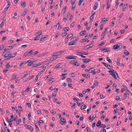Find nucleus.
Wrapping results in <instances>:
<instances>
[{"mask_svg": "<svg viewBox=\"0 0 132 132\" xmlns=\"http://www.w3.org/2000/svg\"><path fill=\"white\" fill-rule=\"evenodd\" d=\"M59 123L61 125H64L67 122L65 119L64 118H61L59 120Z\"/></svg>", "mask_w": 132, "mask_h": 132, "instance_id": "f257e3e1", "label": "nucleus"}, {"mask_svg": "<svg viewBox=\"0 0 132 132\" xmlns=\"http://www.w3.org/2000/svg\"><path fill=\"white\" fill-rule=\"evenodd\" d=\"M32 50H30L28 52L26 53L25 54H24L23 56V57H25L31 54H32Z\"/></svg>", "mask_w": 132, "mask_h": 132, "instance_id": "f03ea898", "label": "nucleus"}, {"mask_svg": "<svg viewBox=\"0 0 132 132\" xmlns=\"http://www.w3.org/2000/svg\"><path fill=\"white\" fill-rule=\"evenodd\" d=\"M77 57L76 56H68L66 57L65 58L67 59H76Z\"/></svg>", "mask_w": 132, "mask_h": 132, "instance_id": "7ed1b4c3", "label": "nucleus"}, {"mask_svg": "<svg viewBox=\"0 0 132 132\" xmlns=\"http://www.w3.org/2000/svg\"><path fill=\"white\" fill-rule=\"evenodd\" d=\"M32 60L33 61L32 62H31V63L32 65V67H33L35 65V64H36L37 63V61L36 60H35L33 59H32Z\"/></svg>", "mask_w": 132, "mask_h": 132, "instance_id": "20e7f679", "label": "nucleus"}, {"mask_svg": "<svg viewBox=\"0 0 132 132\" xmlns=\"http://www.w3.org/2000/svg\"><path fill=\"white\" fill-rule=\"evenodd\" d=\"M102 21L100 22V23H103L106 22L108 20V17H105L103 19H102Z\"/></svg>", "mask_w": 132, "mask_h": 132, "instance_id": "39448f33", "label": "nucleus"}, {"mask_svg": "<svg viewBox=\"0 0 132 132\" xmlns=\"http://www.w3.org/2000/svg\"><path fill=\"white\" fill-rule=\"evenodd\" d=\"M9 54H5L3 55V56H4L5 57V58H6L8 57H9L10 56H11V54L12 53L10 52H8Z\"/></svg>", "mask_w": 132, "mask_h": 132, "instance_id": "423d86ee", "label": "nucleus"}, {"mask_svg": "<svg viewBox=\"0 0 132 132\" xmlns=\"http://www.w3.org/2000/svg\"><path fill=\"white\" fill-rule=\"evenodd\" d=\"M77 53L79 54L86 55H88L89 54L88 53L85 52H78Z\"/></svg>", "mask_w": 132, "mask_h": 132, "instance_id": "0eeeda50", "label": "nucleus"}, {"mask_svg": "<svg viewBox=\"0 0 132 132\" xmlns=\"http://www.w3.org/2000/svg\"><path fill=\"white\" fill-rule=\"evenodd\" d=\"M17 54V53H14L13 55H11L9 57H8L5 60H9L11 58L15 57Z\"/></svg>", "mask_w": 132, "mask_h": 132, "instance_id": "6e6552de", "label": "nucleus"}, {"mask_svg": "<svg viewBox=\"0 0 132 132\" xmlns=\"http://www.w3.org/2000/svg\"><path fill=\"white\" fill-rule=\"evenodd\" d=\"M79 38L77 37H72L71 39V40L72 42H75L76 41H78V40Z\"/></svg>", "mask_w": 132, "mask_h": 132, "instance_id": "1a4fd4ad", "label": "nucleus"}, {"mask_svg": "<svg viewBox=\"0 0 132 132\" xmlns=\"http://www.w3.org/2000/svg\"><path fill=\"white\" fill-rule=\"evenodd\" d=\"M24 127L27 129H28L29 130H30V129L32 127L30 125H27V124L24 125Z\"/></svg>", "mask_w": 132, "mask_h": 132, "instance_id": "9d476101", "label": "nucleus"}, {"mask_svg": "<svg viewBox=\"0 0 132 132\" xmlns=\"http://www.w3.org/2000/svg\"><path fill=\"white\" fill-rule=\"evenodd\" d=\"M98 3L97 2H96L95 3L94 6L93 7V9L94 10H96L97 9V8L98 6Z\"/></svg>", "mask_w": 132, "mask_h": 132, "instance_id": "9b49d317", "label": "nucleus"}, {"mask_svg": "<svg viewBox=\"0 0 132 132\" xmlns=\"http://www.w3.org/2000/svg\"><path fill=\"white\" fill-rule=\"evenodd\" d=\"M90 59H83L82 60L83 62L84 63H86L89 62L90 61Z\"/></svg>", "mask_w": 132, "mask_h": 132, "instance_id": "f8f14e48", "label": "nucleus"}, {"mask_svg": "<svg viewBox=\"0 0 132 132\" xmlns=\"http://www.w3.org/2000/svg\"><path fill=\"white\" fill-rule=\"evenodd\" d=\"M63 52H64V51H60L57 52L55 53V56H57L60 55L61 54H62Z\"/></svg>", "mask_w": 132, "mask_h": 132, "instance_id": "ddd939ff", "label": "nucleus"}, {"mask_svg": "<svg viewBox=\"0 0 132 132\" xmlns=\"http://www.w3.org/2000/svg\"><path fill=\"white\" fill-rule=\"evenodd\" d=\"M48 35H46L42 37H41L40 38V41H43L45 38H46V37L48 36Z\"/></svg>", "mask_w": 132, "mask_h": 132, "instance_id": "4468645a", "label": "nucleus"}, {"mask_svg": "<svg viewBox=\"0 0 132 132\" xmlns=\"http://www.w3.org/2000/svg\"><path fill=\"white\" fill-rule=\"evenodd\" d=\"M101 122L100 120H99L96 123V126L99 128L101 127L100 126L101 125Z\"/></svg>", "mask_w": 132, "mask_h": 132, "instance_id": "2eb2a0df", "label": "nucleus"}, {"mask_svg": "<svg viewBox=\"0 0 132 132\" xmlns=\"http://www.w3.org/2000/svg\"><path fill=\"white\" fill-rule=\"evenodd\" d=\"M89 41V40L86 39H82L80 41V43H83L85 42H88Z\"/></svg>", "mask_w": 132, "mask_h": 132, "instance_id": "dca6fc26", "label": "nucleus"}, {"mask_svg": "<svg viewBox=\"0 0 132 132\" xmlns=\"http://www.w3.org/2000/svg\"><path fill=\"white\" fill-rule=\"evenodd\" d=\"M61 63H59L58 64L56 65L54 67V68L57 69L60 68H61L62 67L61 66Z\"/></svg>", "mask_w": 132, "mask_h": 132, "instance_id": "f3484780", "label": "nucleus"}, {"mask_svg": "<svg viewBox=\"0 0 132 132\" xmlns=\"http://www.w3.org/2000/svg\"><path fill=\"white\" fill-rule=\"evenodd\" d=\"M102 63L104 65L106 68H108V67H111V66L110 65L107 64L105 62H102Z\"/></svg>", "mask_w": 132, "mask_h": 132, "instance_id": "a211bd4d", "label": "nucleus"}, {"mask_svg": "<svg viewBox=\"0 0 132 132\" xmlns=\"http://www.w3.org/2000/svg\"><path fill=\"white\" fill-rule=\"evenodd\" d=\"M84 32H86V30L85 31H81L80 33H79V35L80 36H83V34H85V33Z\"/></svg>", "mask_w": 132, "mask_h": 132, "instance_id": "6ab92c4d", "label": "nucleus"}, {"mask_svg": "<svg viewBox=\"0 0 132 132\" xmlns=\"http://www.w3.org/2000/svg\"><path fill=\"white\" fill-rule=\"evenodd\" d=\"M86 107V106L84 104H83L81 105L80 109L81 110H83L85 109Z\"/></svg>", "mask_w": 132, "mask_h": 132, "instance_id": "aec40b11", "label": "nucleus"}, {"mask_svg": "<svg viewBox=\"0 0 132 132\" xmlns=\"http://www.w3.org/2000/svg\"><path fill=\"white\" fill-rule=\"evenodd\" d=\"M119 47L118 45L117 44L115 45H114L113 47V49L114 50L117 49L119 48Z\"/></svg>", "mask_w": 132, "mask_h": 132, "instance_id": "412c9836", "label": "nucleus"}, {"mask_svg": "<svg viewBox=\"0 0 132 132\" xmlns=\"http://www.w3.org/2000/svg\"><path fill=\"white\" fill-rule=\"evenodd\" d=\"M11 119H9L10 121H9V125L11 127H12V122L13 121L12 120H11Z\"/></svg>", "mask_w": 132, "mask_h": 132, "instance_id": "4be33fe9", "label": "nucleus"}, {"mask_svg": "<svg viewBox=\"0 0 132 132\" xmlns=\"http://www.w3.org/2000/svg\"><path fill=\"white\" fill-rule=\"evenodd\" d=\"M9 63H8L5 66L6 69H10L9 68H11L10 66L9 65Z\"/></svg>", "mask_w": 132, "mask_h": 132, "instance_id": "5701e85b", "label": "nucleus"}, {"mask_svg": "<svg viewBox=\"0 0 132 132\" xmlns=\"http://www.w3.org/2000/svg\"><path fill=\"white\" fill-rule=\"evenodd\" d=\"M69 28L68 27H66L64 28L63 29V30L64 31L67 32L69 31Z\"/></svg>", "mask_w": 132, "mask_h": 132, "instance_id": "b1692460", "label": "nucleus"}, {"mask_svg": "<svg viewBox=\"0 0 132 132\" xmlns=\"http://www.w3.org/2000/svg\"><path fill=\"white\" fill-rule=\"evenodd\" d=\"M43 62H40L39 63H38L37 64H35V65L33 67H37L39 65H42L43 64Z\"/></svg>", "mask_w": 132, "mask_h": 132, "instance_id": "393cba45", "label": "nucleus"}, {"mask_svg": "<svg viewBox=\"0 0 132 132\" xmlns=\"http://www.w3.org/2000/svg\"><path fill=\"white\" fill-rule=\"evenodd\" d=\"M48 61H53V57H51L50 58H48L46 59Z\"/></svg>", "mask_w": 132, "mask_h": 132, "instance_id": "a878e982", "label": "nucleus"}, {"mask_svg": "<svg viewBox=\"0 0 132 132\" xmlns=\"http://www.w3.org/2000/svg\"><path fill=\"white\" fill-rule=\"evenodd\" d=\"M105 52H109L110 51V49L109 48L105 47Z\"/></svg>", "mask_w": 132, "mask_h": 132, "instance_id": "bb28decb", "label": "nucleus"}, {"mask_svg": "<svg viewBox=\"0 0 132 132\" xmlns=\"http://www.w3.org/2000/svg\"><path fill=\"white\" fill-rule=\"evenodd\" d=\"M129 52L127 50H126L124 52V54L126 55H128L129 54Z\"/></svg>", "mask_w": 132, "mask_h": 132, "instance_id": "cd10ccee", "label": "nucleus"}, {"mask_svg": "<svg viewBox=\"0 0 132 132\" xmlns=\"http://www.w3.org/2000/svg\"><path fill=\"white\" fill-rule=\"evenodd\" d=\"M95 69L93 68H91L90 69L88 70L89 73H92L93 72V71H94Z\"/></svg>", "mask_w": 132, "mask_h": 132, "instance_id": "c85d7f7f", "label": "nucleus"}, {"mask_svg": "<svg viewBox=\"0 0 132 132\" xmlns=\"http://www.w3.org/2000/svg\"><path fill=\"white\" fill-rule=\"evenodd\" d=\"M94 19V16L93 15H91L90 17V22H92L93 21Z\"/></svg>", "mask_w": 132, "mask_h": 132, "instance_id": "c756f323", "label": "nucleus"}, {"mask_svg": "<svg viewBox=\"0 0 132 132\" xmlns=\"http://www.w3.org/2000/svg\"><path fill=\"white\" fill-rule=\"evenodd\" d=\"M14 47V46H8L6 47L7 49L8 50L11 49L12 48H13Z\"/></svg>", "mask_w": 132, "mask_h": 132, "instance_id": "7c9ffc66", "label": "nucleus"}, {"mask_svg": "<svg viewBox=\"0 0 132 132\" xmlns=\"http://www.w3.org/2000/svg\"><path fill=\"white\" fill-rule=\"evenodd\" d=\"M114 70L113 69H111V71H109V72L110 73L111 75H112L114 73V72L113 71Z\"/></svg>", "mask_w": 132, "mask_h": 132, "instance_id": "2f4dec72", "label": "nucleus"}, {"mask_svg": "<svg viewBox=\"0 0 132 132\" xmlns=\"http://www.w3.org/2000/svg\"><path fill=\"white\" fill-rule=\"evenodd\" d=\"M84 0H79L78 2V5L79 6H80L82 2L84 1Z\"/></svg>", "mask_w": 132, "mask_h": 132, "instance_id": "473e14b6", "label": "nucleus"}, {"mask_svg": "<svg viewBox=\"0 0 132 132\" xmlns=\"http://www.w3.org/2000/svg\"><path fill=\"white\" fill-rule=\"evenodd\" d=\"M88 46H89L88 47H87V48L86 49H88L92 47H93V45H92V44H91L89 45L86 46V47H87Z\"/></svg>", "mask_w": 132, "mask_h": 132, "instance_id": "72a5a7b5", "label": "nucleus"}, {"mask_svg": "<svg viewBox=\"0 0 132 132\" xmlns=\"http://www.w3.org/2000/svg\"><path fill=\"white\" fill-rule=\"evenodd\" d=\"M21 5L23 6L24 7H26V2H24L23 3H22L21 4Z\"/></svg>", "mask_w": 132, "mask_h": 132, "instance_id": "f704fd0d", "label": "nucleus"}, {"mask_svg": "<svg viewBox=\"0 0 132 132\" xmlns=\"http://www.w3.org/2000/svg\"><path fill=\"white\" fill-rule=\"evenodd\" d=\"M5 20H3L2 22L0 24V26L1 27H3L4 24V23H5Z\"/></svg>", "mask_w": 132, "mask_h": 132, "instance_id": "c9c22d12", "label": "nucleus"}, {"mask_svg": "<svg viewBox=\"0 0 132 132\" xmlns=\"http://www.w3.org/2000/svg\"><path fill=\"white\" fill-rule=\"evenodd\" d=\"M35 126L36 127V131H38L39 130V128L37 126L36 124L35 125Z\"/></svg>", "mask_w": 132, "mask_h": 132, "instance_id": "e433bc0d", "label": "nucleus"}, {"mask_svg": "<svg viewBox=\"0 0 132 132\" xmlns=\"http://www.w3.org/2000/svg\"><path fill=\"white\" fill-rule=\"evenodd\" d=\"M27 13V12L26 11H24L23 13L21 14V16H24Z\"/></svg>", "mask_w": 132, "mask_h": 132, "instance_id": "4c0bfd02", "label": "nucleus"}, {"mask_svg": "<svg viewBox=\"0 0 132 132\" xmlns=\"http://www.w3.org/2000/svg\"><path fill=\"white\" fill-rule=\"evenodd\" d=\"M120 58H118L117 60V64H120Z\"/></svg>", "mask_w": 132, "mask_h": 132, "instance_id": "58836bf2", "label": "nucleus"}, {"mask_svg": "<svg viewBox=\"0 0 132 132\" xmlns=\"http://www.w3.org/2000/svg\"><path fill=\"white\" fill-rule=\"evenodd\" d=\"M73 36V35L72 34H69L67 37V38H70L71 37Z\"/></svg>", "mask_w": 132, "mask_h": 132, "instance_id": "ea45409f", "label": "nucleus"}, {"mask_svg": "<svg viewBox=\"0 0 132 132\" xmlns=\"http://www.w3.org/2000/svg\"><path fill=\"white\" fill-rule=\"evenodd\" d=\"M16 75H15V74H14L11 77V79H15L16 78Z\"/></svg>", "mask_w": 132, "mask_h": 132, "instance_id": "a19ab883", "label": "nucleus"}, {"mask_svg": "<svg viewBox=\"0 0 132 132\" xmlns=\"http://www.w3.org/2000/svg\"><path fill=\"white\" fill-rule=\"evenodd\" d=\"M67 33L65 32H64L62 33V37H64L66 36L67 34Z\"/></svg>", "mask_w": 132, "mask_h": 132, "instance_id": "79ce46f5", "label": "nucleus"}, {"mask_svg": "<svg viewBox=\"0 0 132 132\" xmlns=\"http://www.w3.org/2000/svg\"><path fill=\"white\" fill-rule=\"evenodd\" d=\"M126 6L125 5V4L123 5V6L122 9V11H125V10L126 9Z\"/></svg>", "mask_w": 132, "mask_h": 132, "instance_id": "37998d69", "label": "nucleus"}, {"mask_svg": "<svg viewBox=\"0 0 132 132\" xmlns=\"http://www.w3.org/2000/svg\"><path fill=\"white\" fill-rule=\"evenodd\" d=\"M106 60L108 61L109 63H111L112 62L111 60L108 57H107L106 58Z\"/></svg>", "mask_w": 132, "mask_h": 132, "instance_id": "c03bdc74", "label": "nucleus"}, {"mask_svg": "<svg viewBox=\"0 0 132 132\" xmlns=\"http://www.w3.org/2000/svg\"><path fill=\"white\" fill-rule=\"evenodd\" d=\"M45 70V69H44L43 70L41 71L39 73H38V75L39 76H40L43 72Z\"/></svg>", "mask_w": 132, "mask_h": 132, "instance_id": "a18cd8bd", "label": "nucleus"}, {"mask_svg": "<svg viewBox=\"0 0 132 132\" xmlns=\"http://www.w3.org/2000/svg\"><path fill=\"white\" fill-rule=\"evenodd\" d=\"M54 78H52L50 80H49V82L50 83H52L54 81Z\"/></svg>", "mask_w": 132, "mask_h": 132, "instance_id": "49530a36", "label": "nucleus"}, {"mask_svg": "<svg viewBox=\"0 0 132 132\" xmlns=\"http://www.w3.org/2000/svg\"><path fill=\"white\" fill-rule=\"evenodd\" d=\"M52 76L51 75H49L47 77H46V79H49L51 78Z\"/></svg>", "mask_w": 132, "mask_h": 132, "instance_id": "de8ad7c7", "label": "nucleus"}, {"mask_svg": "<svg viewBox=\"0 0 132 132\" xmlns=\"http://www.w3.org/2000/svg\"><path fill=\"white\" fill-rule=\"evenodd\" d=\"M73 64L74 65L77 67L78 66H79V63L77 62H76L74 63Z\"/></svg>", "mask_w": 132, "mask_h": 132, "instance_id": "09e8293b", "label": "nucleus"}, {"mask_svg": "<svg viewBox=\"0 0 132 132\" xmlns=\"http://www.w3.org/2000/svg\"><path fill=\"white\" fill-rule=\"evenodd\" d=\"M40 37L38 36H37L34 39V40H38L39 39V38Z\"/></svg>", "mask_w": 132, "mask_h": 132, "instance_id": "8fccbe9b", "label": "nucleus"}, {"mask_svg": "<svg viewBox=\"0 0 132 132\" xmlns=\"http://www.w3.org/2000/svg\"><path fill=\"white\" fill-rule=\"evenodd\" d=\"M17 118L18 116H16L14 118H13V119H12V120L11 119V120H12L13 121H15L16 120V119H17Z\"/></svg>", "mask_w": 132, "mask_h": 132, "instance_id": "3c124183", "label": "nucleus"}, {"mask_svg": "<svg viewBox=\"0 0 132 132\" xmlns=\"http://www.w3.org/2000/svg\"><path fill=\"white\" fill-rule=\"evenodd\" d=\"M21 121V119H18L17 121H16V124H17L18 125L19 124V122Z\"/></svg>", "mask_w": 132, "mask_h": 132, "instance_id": "603ef678", "label": "nucleus"}, {"mask_svg": "<svg viewBox=\"0 0 132 132\" xmlns=\"http://www.w3.org/2000/svg\"><path fill=\"white\" fill-rule=\"evenodd\" d=\"M54 4H53V3H51V5L50 6V9H52L53 6H54Z\"/></svg>", "mask_w": 132, "mask_h": 132, "instance_id": "864d4df0", "label": "nucleus"}, {"mask_svg": "<svg viewBox=\"0 0 132 132\" xmlns=\"http://www.w3.org/2000/svg\"><path fill=\"white\" fill-rule=\"evenodd\" d=\"M125 90L127 92H128L129 93H131V92L129 91V90L127 88V87H125Z\"/></svg>", "mask_w": 132, "mask_h": 132, "instance_id": "5fc2aeb1", "label": "nucleus"}, {"mask_svg": "<svg viewBox=\"0 0 132 132\" xmlns=\"http://www.w3.org/2000/svg\"><path fill=\"white\" fill-rule=\"evenodd\" d=\"M76 54L77 55H78L80 56H81L82 58H85L86 56H84L83 55H82L81 54Z\"/></svg>", "mask_w": 132, "mask_h": 132, "instance_id": "6e6d98bb", "label": "nucleus"}, {"mask_svg": "<svg viewBox=\"0 0 132 132\" xmlns=\"http://www.w3.org/2000/svg\"><path fill=\"white\" fill-rule=\"evenodd\" d=\"M114 24V21L112 22L111 23L110 25V26H113Z\"/></svg>", "mask_w": 132, "mask_h": 132, "instance_id": "4d7b16f0", "label": "nucleus"}, {"mask_svg": "<svg viewBox=\"0 0 132 132\" xmlns=\"http://www.w3.org/2000/svg\"><path fill=\"white\" fill-rule=\"evenodd\" d=\"M32 60V59H30V60H28L27 61V63H31V62H32V61H33Z\"/></svg>", "mask_w": 132, "mask_h": 132, "instance_id": "13d9d810", "label": "nucleus"}, {"mask_svg": "<svg viewBox=\"0 0 132 132\" xmlns=\"http://www.w3.org/2000/svg\"><path fill=\"white\" fill-rule=\"evenodd\" d=\"M67 9V6H65L62 10V12L64 13L66 11Z\"/></svg>", "mask_w": 132, "mask_h": 132, "instance_id": "bf43d9fd", "label": "nucleus"}, {"mask_svg": "<svg viewBox=\"0 0 132 132\" xmlns=\"http://www.w3.org/2000/svg\"><path fill=\"white\" fill-rule=\"evenodd\" d=\"M42 34V32H40V31H38L36 33V35H38V36H39L40 35H41Z\"/></svg>", "mask_w": 132, "mask_h": 132, "instance_id": "052dcab7", "label": "nucleus"}, {"mask_svg": "<svg viewBox=\"0 0 132 132\" xmlns=\"http://www.w3.org/2000/svg\"><path fill=\"white\" fill-rule=\"evenodd\" d=\"M107 4V9H108L109 8L110 6V4H109V3L106 4Z\"/></svg>", "mask_w": 132, "mask_h": 132, "instance_id": "680f3d73", "label": "nucleus"}, {"mask_svg": "<svg viewBox=\"0 0 132 132\" xmlns=\"http://www.w3.org/2000/svg\"><path fill=\"white\" fill-rule=\"evenodd\" d=\"M75 0H71V4H73L75 2Z\"/></svg>", "mask_w": 132, "mask_h": 132, "instance_id": "e2e57ef3", "label": "nucleus"}, {"mask_svg": "<svg viewBox=\"0 0 132 132\" xmlns=\"http://www.w3.org/2000/svg\"><path fill=\"white\" fill-rule=\"evenodd\" d=\"M67 81L69 82H72V81H71L72 80L71 79V78H67Z\"/></svg>", "mask_w": 132, "mask_h": 132, "instance_id": "0e129e2a", "label": "nucleus"}, {"mask_svg": "<svg viewBox=\"0 0 132 132\" xmlns=\"http://www.w3.org/2000/svg\"><path fill=\"white\" fill-rule=\"evenodd\" d=\"M68 87H71L72 89L73 88V87H72V85L71 84H69L68 85Z\"/></svg>", "mask_w": 132, "mask_h": 132, "instance_id": "69168bd1", "label": "nucleus"}, {"mask_svg": "<svg viewBox=\"0 0 132 132\" xmlns=\"http://www.w3.org/2000/svg\"><path fill=\"white\" fill-rule=\"evenodd\" d=\"M68 38H67V37L65 38V41H64V43H67V42H68Z\"/></svg>", "mask_w": 132, "mask_h": 132, "instance_id": "338daca9", "label": "nucleus"}, {"mask_svg": "<svg viewBox=\"0 0 132 132\" xmlns=\"http://www.w3.org/2000/svg\"><path fill=\"white\" fill-rule=\"evenodd\" d=\"M20 80V79L19 78V77H17L16 79L15 80V82L17 83V82L18 81H19Z\"/></svg>", "mask_w": 132, "mask_h": 132, "instance_id": "774afa93", "label": "nucleus"}]
</instances>
